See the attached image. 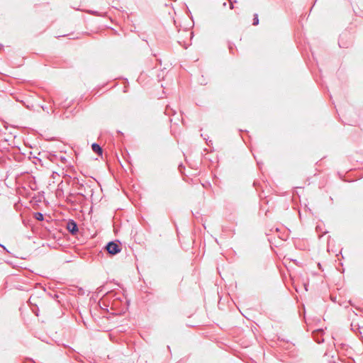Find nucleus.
<instances>
[{
    "label": "nucleus",
    "mask_w": 363,
    "mask_h": 363,
    "mask_svg": "<svg viewBox=\"0 0 363 363\" xmlns=\"http://www.w3.org/2000/svg\"><path fill=\"white\" fill-rule=\"evenodd\" d=\"M106 249L111 255H116L121 250L120 245L114 242H108L106 246Z\"/></svg>",
    "instance_id": "obj_1"
},
{
    "label": "nucleus",
    "mask_w": 363,
    "mask_h": 363,
    "mask_svg": "<svg viewBox=\"0 0 363 363\" xmlns=\"http://www.w3.org/2000/svg\"><path fill=\"white\" fill-rule=\"evenodd\" d=\"M323 334V330H317L313 333V337L317 343L320 344L324 342Z\"/></svg>",
    "instance_id": "obj_2"
},
{
    "label": "nucleus",
    "mask_w": 363,
    "mask_h": 363,
    "mask_svg": "<svg viewBox=\"0 0 363 363\" xmlns=\"http://www.w3.org/2000/svg\"><path fill=\"white\" fill-rule=\"evenodd\" d=\"M67 229L69 233H71L72 235L76 234L78 232V228L77 223L72 220H70L67 224Z\"/></svg>",
    "instance_id": "obj_3"
},
{
    "label": "nucleus",
    "mask_w": 363,
    "mask_h": 363,
    "mask_svg": "<svg viewBox=\"0 0 363 363\" xmlns=\"http://www.w3.org/2000/svg\"><path fill=\"white\" fill-rule=\"evenodd\" d=\"M91 148L94 152L97 153L99 155H102V149L99 145L96 143H93L91 145Z\"/></svg>",
    "instance_id": "obj_4"
},
{
    "label": "nucleus",
    "mask_w": 363,
    "mask_h": 363,
    "mask_svg": "<svg viewBox=\"0 0 363 363\" xmlns=\"http://www.w3.org/2000/svg\"><path fill=\"white\" fill-rule=\"evenodd\" d=\"M252 24L254 26H257L259 24V18H258V15L257 13L254 14Z\"/></svg>",
    "instance_id": "obj_5"
},
{
    "label": "nucleus",
    "mask_w": 363,
    "mask_h": 363,
    "mask_svg": "<svg viewBox=\"0 0 363 363\" xmlns=\"http://www.w3.org/2000/svg\"><path fill=\"white\" fill-rule=\"evenodd\" d=\"M35 218L38 220H43V215L41 213H36L35 214Z\"/></svg>",
    "instance_id": "obj_6"
},
{
    "label": "nucleus",
    "mask_w": 363,
    "mask_h": 363,
    "mask_svg": "<svg viewBox=\"0 0 363 363\" xmlns=\"http://www.w3.org/2000/svg\"><path fill=\"white\" fill-rule=\"evenodd\" d=\"M42 108L44 110V111H47V112L48 113V111L47 110V107H44V106H42Z\"/></svg>",
    "instance_id": "obj_7"
},
{
    "label": "nucleus",
    "mask_w": 363,
    "mask_h": 363,
    "mask_svg": "<svg viewBox=\"0 0 363 363\" xmlns=\"http://www.w3.org/2000/svg\"><path fill=\"white\" fill-rule=\"evenodd\" d=\"M233 4H230V9H233Z\"/></svg>",
    "instance_id": "obj_8"
}]
</instances>
